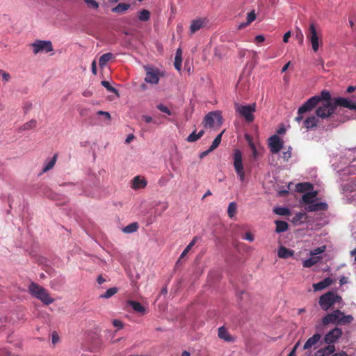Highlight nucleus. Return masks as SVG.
Returning <instances> with one entry per match:
<instances>
[{
	"label": "nucleus",
	"mask_w": 356,
	"mask_h": 356,
	"mask_svg": "<svg viewBox=\"0 0 356 356\" xmlns=\"http://www.w3.org/2000/svg\"><path fill=\"white\" fill-rule=\"evenodd\" d=\"M33 48L34 54L39 53H48L53 51V46L49 40H35L30 44Z\"/></svg>",
	"instance_id": "9d476101"
},
{
	"label": "nucleus",
	"mask_w": 356,
	"mask_h": 356,
	"mask_svg": "<svg viewBox=\"0 0 356 356\" xmlns=\"http://www.w3.org/2000/svg\"><path fill=\"white\" fill-rule=\"evenodd\" d=\"M327 209V204L325 202H313L305 207L307 211H326Z\"/></svg>",
	"instance_id": "f3484780"
},
{
	"label": "nucleus",
	"mask_w": 356,
	"mask_h": 356,
	"mask_svg": "<svg viewBox=\"0 0 356 356\" xmlns=\"http://www.w3.org/2000/svg\"><path fill=\"white\" fill-rule=\"evenodd\" d=\"M236 113L248 123L252 122L254 120V112L256 111V104H241L235 102L234 103Z\"/></svg>",
	"instance_id": "20e7f679"
},
{
	"label": "nucleus",
	"mask_w": 356,
	"mask_h": 356,
	"mask_svg": "<svg viewBox=\"0 0 356 356\" xmlns=\"http://www.w3.org/2000/svg\"><path fill=\"white\" fill-rule=\"evenodd\" d=\"M325 246L323 245L311 250L309 252L311 257L303 261V267L310 268L314 265L316 264L317 263H318L320 260L322 259V257L319 256V254L323 253L325 251Z\"/></svg>",
	"instance_id": "1a4fd4ad"
},
{
	"label": "nucleus",
	"mask_w": 356,
	"mask_h": 356,
	"mask_svg": "<svg viewBox=\"0 0 356 356\" xmlns=\"http://www.w3.org/2000/svg\"><path fill=\"white\" fill-rule=\"evenodd\" d=\"M97 113V115H104V117H106V119L108 120H110L111 118V115H110V113L108 112L99 111Z\"/></svg>",
	"instance_id": "864d4df0"
},
{
	"label": "nucleus",
	"mask_w": 356,
	"mask_h": 356,
	"mask_svg": "<svg viewBox=\"0 0 356 356\" xmlns=\"http://www.w3.org/2000/svg\"><path fill=\"white\" fill-rule=\"evenodd\" d=\"M82 95L83 97H90L92 96V92L90 90H86L83 92Z\"/></svg>",
	"instance_id": "680f3d73"
},
{
	"label": "nucleus",
	"mask_w": 356,
	"mask_h": 356,
	"mask_svg": "<svg viewBox=\"0 0 356 356\" xmlns=\"http://www.w3.org/2000/svg\"><path fill=\"white\" fill-rule=\"evenodd\" d=\"M131 6L129 3H120L115 7L111 9L112 12L118 13V14H123L127 10H128L130 8Z\"/></svg>",
	"instance_id": "bb28decb"
},
{
	"label": "nucleus",
	"mask_w": 356,
	"mask_h": 356,
	"mask_svg": "<svg viewBox=\"0 0 356 356\" xmlns=\"http://www.w3.org/2000/svg\"><path fill=\"white\" fill-rule=\"evenodd\" d=\"M134 136L133 134H129L127 136V137L125 139L126 143H129L131 141H132L134 139Z\"/></svg>",
	"instance_id": "052dcab7"
},
{
	"label": "nucleus",
	"mask_w": 356,
	"mask_h": 356,
	"mask_svg": "<svg viewBox=\"0 0 356 356\" xmlns=\"http://www.w3.org/2000/svg\"><path fill=\"white\" fill-rule=\"evenodd\" d=\"M113 58L111 53H106L101 56L99 60V64L101 67L106 66V63Z\"/></svg>",
	"instance_id": "c756f323"
},
{
	"label": "nucleus",
	"mask_w": 356,
	"mask_h": 356,
	"mask_svg": "<svg viewBox=\"0 0 356 356\" xmlns=\"http://www.w3.org/2000/svg\"><path fill=\"white\" fill-rule=\"evenodd\" d=\"M337 106L349 108L356 111V103L352 100L338 97L334 98L333 102H321L317 105L315 110V114L322 120H327L333 117L335 114Z\"/></svg>",
	"instance_id": "f257e3e1"
},
{
	"label": "nucleus",
	"mask_w": 356,
	"mask_h": 356,
	"mask_svg": "<svg viewBox=\"0 0 356 356\" xmlns=\"http://www.w3.org/2000/svg\"><path fill=\"white\" fill-rule=\"evenodd\" d=\"M197 240V237H194L193 239L189 243V244L186 246L184 250L181 254L180 258L184 257L188 252L191 250V249L195 245L196 241Z\"/></svg>",
	"instance_id": "58836bf2"
},
{
	"label": "nucleus",
	"mask_w": 356,
	"mask_h": 356,
	"mask_svg": "<svg viewBox=\"0 0 356 356\" xmlns=\"http://www.w3.org/2000/svg\"><path fill=\"white\" fill-rule=\"evenodd\" d=\"M244 239L252 242L254 240V237L250 232H246L244 236Z\"/></svg>",
	"instance_id": "8fccbe9b"
},
{
	"label": "nucleus",
	"mask_w": 356,
	"mask_h": 356,
	"mask_svg": "<svg viewBox=\"0 0 356 356\" xmlns=\"http://www.w3.org/2000/svg\"><path fill=\"white\" fill-rule=\"evenodd\" d=\"M233 159V164L235 172L240 181L243 183L245 179V175L244 170V165L243 163L242 152L239 149H235L234 152Z\"/></svg>",
	"instance_id": "6e6552de"
},
{
	"label": "nucleus",
	"mask_w": 356,
	"mask_h": 356,
	"mask_svg": "<svg viewBox=\"0 0 356 356\" xmlns=\"http://www.w3.org/2000/svg\"><path fill=\"white\" fill-rule=\"evenodd\" d=\"M157 108L159 111H161V112L168 114V115H170L172 114V113L170 111V109L166 106H165V105H163L162 104H158L157 105Z\"/></svg>",
	"instance_id": "a18cd8bd"
},
{
	"label": "nucleus",
	"mask_w": 356,
	"mask_h": 356,
	"mask_svg": "<svg viewBox=\"0 0 356 356\" xmlns=\"http://www.w3.org/2000/svg\"><path fill=\"white\" fill-rule=\"evenodd\" d=\"M222 115L219 111L210 112L204 117V125L205 127H219L222 124Z\"/></svg>",
	"instance_id": "f8f14e48"
},
{
	"label": "nucleus",
	"mask_w": 356,
	"mask_h": 356,
	"mask_svg": "<svg viewBox=\"0 0 356 356\" xmlns=\"http://www.w3.org/2000/svg\"><path fill=\"white\" fill-rule=\"evenodd\" d=\"M296 38L299 40L300 44L303 43L304 35L300 28H296Z\"/></svg>",
	"instance_id": "de8ad7c7"
},
{
	"label": "nucleus",
	"mask_w": 356,
	"mask_h": 356,
	"mask_svg": "<svg viewBox=\"0 0 356 356\" xmlns=\"http://www.w3.org/2000/svg\"><path fill=\"white\" fill-rule=\"evenodd\" d=\"M342 330L340 328L335 327L325 335L324 343L327 345H333L342 336Z\"/></svg>",
	"instance_id": "ddd939ff"
},
{
	"label": "nucleus",
	"mask_w": 356,
	"mask_h": 356,
	"mask_svg": "<svg viewBox=\"0 0 356 356\" xmlns=\"http://www.w3.org/2000/svg\"><path fill=\"white\" fill-rule=\"evenodd\" d=\"M87 6L92 9H97L99 8V3L95 0H83Z\"/></svg>",
	"instance_id": "37998d69"
},
{
	"label": "nucleus",
	"mask_w": 356,
	"mask_h": 356,
	"mask_svg": "<svg viewBox=\"0 0 356 356\" xmlns=\"http://www.w3.org/2000/svg\"><path fill=\"white\" fill-rule=\"evenodd\" d=\"M321 335L318 333L314 334L312 337L309 338L303 346L304 350L311 348L316 345L321 339Z\"/></svg>",
	"instance_id": "5701e85b"
},
{
	"label": "nucleus",
	"mask_w": 356,
	"mask_h": 356,
	"mask_svg": "<svg viewBox=\"0 0 356 356\" xmlns=\"http://www.w3.org/2000/svg\"><path fill=\"white\" fill-rule=\"evenodd\" d=\"M36 124H37V122L36 120H31L27 122H26L25 124H24L19 129L21 131H28V130H31V129H33V128H35L36 127Z\"/></svg>",
	"instance_id": "473e14b6"
},
{
	"label": "nucleus",
	"mask_w": 356,
	"mask_h": 356,
	"mask_svg": "<svg viewBox=\"0 0 356 356\" xmlns=\"http://www.w3.org/2000/svg\"><path fill=\"white\" fill-rule=\"evenodd\" d=\"M144 69L146 72L145 81L153 85L159 83L160 80V72L159 69L151 65H145Z\"/></svg>",
	"instance_id": "9b49d317"
},
{
	"label": "nucleus",
	"mask_w": 356,
	"mask_h": 356,
	"mask_svg": "<svg viewBox=\"0 0 356 356\" xmlns=\"http://www.w3.org/2000/svg\"><path fill=\"white\" fill-rule=\"evenodd\" d=\"M265 40V38L262 35H258L255 37V42H262Z\"/></svg>",
	"instance_id": "13d9d810"
},
{
	"label": "nucleus",
	"mask_w": 356,
	"mask_h": 356,
	"mask_svg": "<svg viewBox=\"0 0 356 356\" xmlns=\"http://www.w3.org/2000/svg\"><path fill=\"white\" fill-rule=\"evenodd\" d=\"M218 336L220 339H222L226 342L234 341V338L229 334L227 330L224 326L218 328Z\"/></svg>",
	"instance_id": "aec40b11"
},
{
	"label": "nucleus",
	"mask_w": 356,
	"mask_h": 356,
	"mask_svg": "<svg viewBox=\"0 0 356 356\" xmlns=\"http://www.w3.org/2000/svg\"><path fill=\"white\" fill-rule=\"evenodd\" d=\"M57 154H55L51 158H48L44 161L42 170V173H45L54 168L57 161Z\"/></svg>",
	"instance_id": "6ab92c4d"
},
{
	"label": "nucleus",
	"mask_w": 356,
	"mask_h": 356,
	"mask_svg": "<svg viewBox=\"0 0 356 356\" xmlns=\"http://www.w3.org/2000/svg\"><path fill=\"white\" fill-rule=\"evenodd\" d=\"M291 37V31H289L283 36V41L284 42L286 43L289 41V38Z\"/></svg>",
	"instance_id": "4d7b16f0"
},
{
	"label": "nucleus",
	"mask_w": 356,
	"mask_h": 356,
	"mask_svg": "<svg viewBox=\"0 0 356 356\" xmlns=\"http://www.w3.org/2000/svg\"><path fill=\"white\" fill-rule=\"evenodd\" d=\"M92 72L94 75H96L97 74V67H96V62L95 60H93L92 63Z\"/></svg>",
	"instance_id": "bf43d9fd"
},
{
	"label": "nucleus",
	"mask_w": 356,
	"mask_h": 356,
	"mask_svg": "<svg viewBox=\"0 0 356 356\" xmlns=\"http://www.w3.org/2000/svg\"><path fill=\"white\" fill-rule=\"evenodd\" d=\"M158 206L159 207V209H161V213H162L168 209V202H165V201L160 202L159 203Z\"/></svg>",
	"instance_id": "09e8293b"
},
{
	"label": "nucleus",
	"mask_w": 356,
	"mask_h": 356,
	"mask_svg": "<svg viewBox=\"0 0 356 356\" xmlns=\"http://www.w3.org/2000/svg\"><path fill=\"white\" fill-rule=\"evenodd\" d=\"M355 90V86H350L348 87V88H347L346 91H347V92H348V93H351V92H353Z\"/></svg>",
	"instance_id": "338daca9"
},
{
	"label": "nucleus",
	"mask_w": 356,
	"mask_h": 356,
	"mask_svg": "<svg viewBox=\"0 0 356 356\" xmlns=\"http://www.w3.org/2000/svg\"><path fill=\"white\" fill-rule=\"evenodd\" d=\"M2 79L5 82H8L10 79V75L9 73L6 72L5 73H3Z\"/></svg>",
	"instance_id": "6e6d98bb"
},
{
	"label": "nucleus",
	"mask_w": 356,
	"mask_h": 356,
	"mask_svg": "<svg viewBox=\"0 0 356 356\" xmlns=\"http://www.w3.org/2000/svg\"><path fill=\"white\" fill-rule=\"evenodd\" d=\"M181 55H182V51L181 49H178L176 51L175 58V67L178 70H181Z\"/></svg>",
	"instance_id": "cd10ccee"
},
{
	"label": "nucleus",
	"mask_w": 356,
	"mask_h": 356,
	"mask_svg": "<svg viewBox=\"0 0 356 356\" xmlns=\"http://www.w3.org/2000/svg\"><path fill=\"white\" fill-rule=\"evenodd\" d=\"M244 137H245V140L248 142V145L250 147L251 150H254L255 145L253 142L252 137L248 134H245Z\"/></svg>",
	"instance_id": "c03bdc74"
},
{
	"label": "nucleus",
	"mask_w": 356,
	"mask_h": 356,
	"mask_svg": "<svg viewBox=\"0 0 356 356\" xmlns=\"http://www.w3.org/2000/svg\"><path fill=\"white\" fill-rule=\"evenodd\" d=\"M147 185V181L142 176L137 175L131 181V187L134 190L145 188Z\"/></svg>",
	"instance_id": "2eb2a0df"
},
{
	"label": "nucleus",
	"mask_w": 356,
	"mask_h": 356,
	"mask_svg": "<svg viewBox=\"0 0 356 356\" xmlns=\"http://www.w3.org/2000/svg\"><path fill=\"white\" fill-rule=\"evenodd\" d=\"M317 196V192L313 191V192H308L305 193L302 197V200L303 202L310 204L313 202L315 201V199Z\"/></svg>",
	"instance_id": "a878e982"
},
{
	"label": "nucleus",
	"mask_w": 356,
	"mask_h": 356,
	"mask_svg": "<svg viewBox=\"0 0 356 356\" xmlns=\"http://www.w3.org/2000/svg\"><path fill=\"white\" fill-rule=\"evenodd\" d=\"M294 254V251L284 246H280L277 250V256L282 259H288Z\"/></svg>",
	"instance_id": "b1692460"
},
{
	"label": "nucleus",
	"mask_w": 356,
	"mask_h": 356,
	"mask_svg": "<svg viewBox=\"0 0 356 356\" xmlns=\"http://www.w3.org/2000/svg\"><path fill=\"white\" fill-rule=\"evenodd\" d=\"M320 118L317 115H309L303 121L304 127L306 129H312L316 127L319 123Z\"/></svg>",
	"instance_id": "dca6fc26"
},
{
	"label": "nucleus",
	"mask_w": 356,
	"mask_h": 356,
	"mask_svg": "<svg viewBox=\"0 0 356 356\" xmlns=\"http://www.w3.org/2000/svg\"><path fill=\"white\" fill-rule=\"evenodd\" d=\"M307 38L312 44V50L316 52L323 44L322 33L314 23H311L307 33Z\"/></svg>",
	"instance_id": "423d86ee"
},
{
	"label": "nucleus",
	"mask_w": 356,
	"mask_h": 356,
	"mask_svg": "<svg viewBox=\"0 0 356 356\" xmlns=\"http://www.w3.org/2000/svg\"><path fill=\"white\" fill-rule=\"evenodd\" d=\"M101 83L104 87L106 88L108 91L118 94V90L114 87L111 86L108 81H102Z\"/></svg>",
	"instance_id": "79ce46f5"
},
{
	"label": "nucleus",
	"mask_w": 356,
	"mask_h": 356,
	"mask_svg": "<svg viewBox=\"0 0 356 356\" xmlns=\"http://www.w3.org/2000/svg\"><path fill=\"white\" fill-rule=\"evenodd\" d=\"M291 156V147H289L286 151L282 152V158L284 161H288Z\"/></svg>",
	"instance_id": "49530a36"
},
{
	"label": "nucleus",
	"mask_w": 356,
	"mask_h": 356,
	"mask_svg": "<svg viewBox=\"0 0 356 356\" xmlns=\"http://www.w3.org/2000/svg\"><path fill=\"white\" fill-rule=\"evenodd\" d=\"M350 254L352 257H354L355 261H356V248L351 250Z\"/></svg>",
	"instance_id": "774afa93"
},
{
	"label": "nucleus",
	"mask_w": 356,
	"mask_h": 356,
	"mask_svg": "<svg viewBox=\"0 0 356 356\" xmlns=\"http://www.w3.org/2000/svg\"><path fill=\"white\" fill-rule=\"evenodd\" d=\"M149 17H150V13L146 9L142 10L138 13V19L140 21H142V22L148 21L149 19Z\"/></svg>",
	"instance_id": "4c0bfd02"
},
{
	"label": "nucleus",
	"mask_w": 356,
	"mask_h": 356,
	"mask_svg": "<svg viewBox=\"0 0 356 356\" xmlns=\"http://www.w3.org/2000/svg\"><path fill=\"white\" fill-rule=\"evenodd\" d=\"M268 145L273 154L278 153L283 147V141L277 135L271 136L268 140Z\"/></svg>",
	"instance_id": "4468645a"
},
{
	"label": "nucleus",
	"mask_w": 356,
	"mask_h": 356,
	"mask_svg": "<svg viewBox=\"0 0 356 356\" xmlns=\"http://www.w3.org/2000/svg\"><path fill=\"white\" fill-rule=\"evenodd\" d=\"M127 304L130 305L132 307V309L138 313L143 314L146 312L145 308L139 302L129 300L127 302Z\"/></svg>",
	"instance_id": "393cba45"
},
{
	"label": "nucleus",
	"mask_w": 356,
	"mask_h": 356,
	"mask_svg": "<svg viewBox=\"0 0 356 356\" xmlns=\"http://www.w3.org/2000/svg\"><path fill=\"white\" fill-rule=\"evenodd\" d=\"M332 282L333 281L330 277H326L323 280L313 284L314 291H321L330 286L332 284Z\"/></svg>",
	"instance_id": "412c9836"
},
{
	"label": "nucleus",
	"mask_w": 356,
	"mask_h": 356,
	"mask_svg": "<svg viewBox=\"0 0 356 356\" xmlns=\"http://www.w3.org/2000/svg\"><path fill=\"white\" fill-rule=\"evenodd\" d=\"M276 232L277 233H282L286 232L289 228V225L285 221L282 220H276Z\"/></svg>",
	"instance_id": "c85d7f7f"
},
{
	"label": "nucleus",
	"mask_w": 356,
	"mask_h": 356,
	"mask_svg": "<svg viewBox=\"0 0 356 356\" xmlns=\"http://www.w3.org/2000/svg\"><path fill=\"white\" fill-rule=\"evenodd\" d=\"M213 150H210V147L207 150L201 153L200 157L203 158L204 156H207L209 152H212Z\"/></svg>",
	"instance_id": "0e129e2a"
},
{
	"label": "nucleus",
	"mask_w": 356,
	"mask_h": 356,
	"mask_svg": "<svg viewBox=\"0 0 356 356\" xmlns=\"http://www.w3.org/2000/svg\"><path fill=\"white\" fill-rule=\"evenodd\" d=\"M138 229V225L137 222H133L123 228L122 231L127 234L134 233Z\"/></svg>",
	"instance_id": "2f4dec72"
},
{
	"label": "nucleus",
	"mask_w": 356,
	"mask_h": 356,
	"mask_svg": "<svg viewBox=\"0 0 356 356\" xmlns=\"http://www.w3.org/2000/svg\"><path fill=\"white\" fill-rule=\"evenodd\" d=\"M97 281L98 284H102L105 282V279L102 276H99L97 277Z\"/></svg>",
	"instance_id": "69168bd1"
},
{
	"label": "nucleus",
	"mask_w": 356,
	"mask_h": 356,
	"mask_svg": "<svg viewBox=\"0 0 356 356\" xmlns=\"http://www.w3.org/2000/svg\"><path fill=\"white\" fill-rule=\"evenodd\" d=\"M204 133L203 130L200 131L198 134L193 131L188 136L187 141L190 143L195 142L203 136Z\"/></svg>",
	"instance_id": "f704fd0d"
},
{
	"label": "nucleus",
	"mask_w": 356,
	"mask_h": 356,
	"mask_svg": "<svg viewBox=\"0 0 356 356\" xmlns=\"http://www.w3.org/2000/svg\"><path fill=\"white\" fill-rule=\"evenodd\" d=\"M207 23L206 19H197L191 22L190 26V32L191 34L202 29Z\"/></svg>",
	"instance_id": "a211bd4d"
},
{
	"label": "nucleus",
	"mask_w": 356,
	"mask_h": 356,
	"mask_svg": "<svg viewBox=\"0 0 356 356\" xmlns=\"http://www.w3.org/2000/svg\"><path fill=\"white\" fill-rule=\"evenodd\" d=\"M353 318L350 315H344L340 310L337 309L332 313L327 314L322 319L323 325L332 324H346L350 323Z\"/></svg>",
	"instance_id": "39448f33"
},
{
	"label": "nucleus",
	"mask_w": 356,
	"mask_h": 356,
	"mask_svg": "<svg viewBox=\"0 0 356 356\" xmlns=\"http://www.w3.org/2000/svg\"><path fill=\"white\" fill-rule=\"evenodd\" d=\"M331 356H348V355L344 351H340L337 353H333Z\"/></svg>",
	"instance_id": "e2e57ef3"
},
{
	"label": "nucleus",
	"mask_w": 356,
	"mask_h": 356,
	"mask_svg": "<svg viewBox=\"0 0 356 356\" xmlns=\"http://www.w3.org/2000/svg\"><path fill=\"white\" fill-rule=\"evenodd\" d=\"M113 326L118 327V329H122L123 328V323H122V321H119V320H114L113 321Z\"/></svg>",
	"instance_id": "603ef678"
},
{
	"label": "nucleus",
	"mask_w": 356,
	"mask_h": 356,
	"mask_svg": "<svg viewBox=\"0 0 356 356\" xmlns=\"http://www.w3.org/2000/svg\"><path fill=\"white\" fill-rule=\"evenodd\" d=\"M333 102L334 98H332L331 94L328 90H323L318 95H315L308 99L298 110L297 116L295 120L300 123L305 118L306 113L312 111L319 103Z\"/></svg>",
	"instance_id": "f03ea898"
},
{
	"label": "nucleus",
	"mask_w": 356,
	"mask_h": 356,
	"mask_svg": "<svg viewBox=\"0 0 356 356\" xmlns=\"http://www.w3.org/2000/svg\"><path fill=\"white\" fill-rule=\"evenodd\" d=\"M28 289L32 296L40 300L44 305H48L54 302V299L50 296L47 290L35 282H31Z\"/></svg>",
	"instance_id": "7ed1b4c3"
},
{
	"label": "nucleus",
	"mask_w": 356,
	"mask_h": 356,
	"mask_svg": "<svg viewBox=\"0 0 356 356\" xmlns=\"http://www.w3.org/2000/svg\"><path fill=\"white\" fill-rule=\"evenodd\" d=\"M296 188L297 191L305 192L311 190L312 185L309 183H300L296 186Z\"/></svg>",
	"instance_id": "72a5a7b5"
},
{
	"label": "nucleus",
	"mask_w": 356,
	"mask_h": 356,
	"mask_svg": "<svg viewBox=\"0 0 356 356\" xmlns=\"http://www.w3.org/2000/svg\"><path fill=\"white\" fill-rule=\"evenodd\" d=\"M319 305L324 311H327L336 303H342V298L334 292L329 291L319 298Z\"/></svg>",
	"instance_id": "0eeeda50"
},
{
	"label": "nucleus",
	"mask_w": 356,
	"mask_h": 356,
	"mask_svg": "<svg viewBox=\"0 0 356 356\" xmlns=\"http://www.w3.org/2000/svg\"><path fill=\"white\" fill-rule=\"evenodd\" d=\"M237 206L234 202H230L227 208V214L229 218H233L236 213Z\"/></svg>",
	"instance_id": "e433bc0d"
},
{
	"label": "nucleus",
	"mask_w": 356,
	"mask_h": 356,
	"mask_svg": "<svg viewBox=\"0 0 356 356\" xmlns=\"http://www.w3.org/2000/svg\"><path fill=\"white\" fill-rule=\"evenodd\" d=\"M225 132V130H223L220 134H219L214 140L213 141L211 145L210 146V150H214L216 148L218 147V146L220 145L221 142V138L223 133Z\"/></svg>",
	"instance_id": "ea45409f"
},
{
	"label": "nucleus",
	"mask_w": 356,
	"mask_h": 356,
	"mask_svg": "<svg viewBox=\"0 0 356 356\" xmlns=\"http://www.w3.org/2000/svg\"><path fill=\"white\" fill-rule=\"evenodd\" d=\"M142 119L146 122V123H150L153 122V119L149 115H143Z\"/></svg>",
	"instance_id": "5fc2aeb1"
},
{
	"label": "nucleus",
	"mask_w": 356,
	"mask_h": 356,
	"mask_svg": "<svg viewBox=\"0 0 356 356\" xmlns=\"http://www.w3.org/2000/svg\"><path fill=\"white\" fill-rule=\"evenodd\" d=\"M118 292V288L112 287L108 289L104 293L99 296L100 298L108 299L114 296Z\"/></svg>",
	"instance_id": "c9c22d12"
},
{
	"label": "nucleus",
	"mask_w": 356,
	"mask_h": 356,
	"mask_svg": "<svg viewBox=\"0 0 356 356\" xmlns=\"http://www.w3.org/2000/svg\"><path fill=\"white\" fill-rule=\"evenodd\" d=\"M335 346L334 345H328L326 347L318 350L314 356H327L332 355L335 352Z\"/></svg>",
	"instance_id": "4be33fe9"
},
{
	"label": "nucleus",
	"mask_w": 356,
	"mask_h": 356,
	"mask_svg": "<svg viewBox=\"0 0 356 356\" xmlns=\"http://www.w3.org/2000/svg\"><path fill=\"white\" fill-rule=\"evenodd\" d=\"M256 19V15L254 10H252L251 12L248 13L247 15V22L245 23H242L239 25V28L242 29L247 25L250 24L251 22H252Z\"/></svg>",
	"instance_id": "7c9ffc66"
},
{
	"label": "nucleus",
	"mask_w": 356,
	"mask_h": 356,
	"mask_svg": "<svg viewBox=\"0 0 356 356\" xmlns=\"http://www.w3.org/2000/svg\"><path fill=\"white\" fill-rule=\"evenodd\" d=\"M51 341H52V343L54 344H56L59 341V337H58V334L54 332L52 333V335H51Z\"/></svg>",
	"instance_id": "3c124183"
},
{
	"label": "nucleus",
	"mask_w": 356,
	"mask_h": 356,
	"mask_svg": "<svg viewBox=\"0 0 356 356\" xmlns=\"http://www.w3.org/2000/svg\"><path fill=\"white\" fill-rule=\"evenodd\" d=\"M273 211L275 213L281 216H287L289 214V210L285 207H275Z\"/></svg>",
	"instance_id": "a19ab883"
}]
</instances>
